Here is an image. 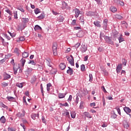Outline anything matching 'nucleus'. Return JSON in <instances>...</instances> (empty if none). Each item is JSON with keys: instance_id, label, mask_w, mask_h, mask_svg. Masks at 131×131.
Returning a JSON list of instances; mask_svg holds the SVG:
<instances>
[{"instance_id": "1", "label": "nucleus", "mask_w": 131, "mask_h": 131, "mask_svg": "<svg viewBox=\"0 0 131 131\" xmlns=\"http://www.w3.org/2000/svg\"><path fill=\"white\" fill-rule=\"evenodd\" d=\"M57 49H58V44L57 43V42H54L52 46V50L54 56H57V55H58Z\"/></svg>"}, {"instance_id": "2", "label": "nucleus", "mask_w": 131, "mask_h": 131, "mask_svg": "<svg viewBox=\"0 0 131 131\" xmlns=\"http://www.w3.org/2000/svg\"><path fill=\"white\" fill-rule=\"evenodd\" d=\"M81 51L82 53H85V52H86V51H88V47L86 46V45H85V43H82Z\"/></svg>"}, {"instance_id": "3", "label": "nucleus", "mask_w": 131, "mask_h": 131, "mask_svg": "<svg viewBox=\"0 0 131 131\" xmlns=\"http://www.w3.org/2000/svg\"><path fill=\"white\" fill-rule=\"evenodd\" d=\"M70 57H68L67 60L72 66H74V59L73 58V56L71 55Z\"/></svg>"}, {"instance_id": "4", "label": "nucleus", "mask_w": 131, "mask_h": 131, "mask_svg": "<svg viewBox=\"0 0 131 131\" xmlns=\"http://www.w3.org/2000/svg\"><path fill=\"white\" fill-rule=\"evenodd\" d=\"M73 11L75 12V17L78 18V16H79V15L80 14V11L79 10V9L75 8L73 10Z\"/></svg>"}, {"instance_id": "5", "label": "nucleus", "mask_w": 131, "mask_h": 131, "mask_svg": "<svg viewBox=\"0 0 131 131\" xmlns=\"http://www.w3.org/2000/svg\"><path fill=\"white\" fill-rule=\"evenodd\" d=\"M103 29L106 30L107 29V26H108V19H105L103 22Z\"/></svg>"}, {"instance_id": "6", "label": "nucleus", "mask_w": 131, "mask_h": 131, "mask_svg": "<svg viewBox=\"0 0 131 131\" xmlns=\"http://www.w3.org/2000/svg\"><path fill=\"white\" fill-rule=\"evenodd\" d=\"M121 69H122V64H119L117 67L116 71L117 73H120L121 71Z\"/></svg>"}, {"instance_id": "7", "label": "nucleus", "mask_w": 131, "mask_h": 131, "mask_svg": "<svg viewBox=\"0 0 131 131\" xmlns=\"http://www.w3.org/2000/svg\"><path fill=\"white\" fill-rule=\"evenodd\" d=\"M94 24L96 26V27H98V28H101V21L99 20H96L94 22Z\"/></svg>"}, {"instance_id": "8", "label": "nucleus", "mask_w": 131, "mask_h": 131, "mask_svg": "<svg viewBox=\"0 0 131 131\" xmlns=\"http://www.w3.org/2000/svg\"><path fill=\"white\" fill-rule=\"evenodd\" d=\"M18 69H20V67L19 66H13L14 74H15V75L17 74V71H18Z\"/></svg>"}, {"instance_id": "9", "label": "nucleus", "mask_w": 131, "mask_h": 131, "mask_svg": "<svg viewBox=\"0 0 131 131\" xmlns=\"http://www.w3.org/2000/svg\"><path fill=\"white\" fill-rule=\"evenodd\" d=\"M25 115V111H23L22 113L19 112L17 114V116H18V117H24Z\"/></svg>"}, {"instance_id": "10", "label": "nucleus", "mask_w": 131, "mask_h": 131, "mask_svg": "<svg viewBox=\"0 0 131 131\" xmlns=\"http://www.w3.org/2000/svg\"><path fill=\"white\" fill-rule=\"evenodd\" d=\"M22 122L23 124L21 123L20 125L23 127L24 129H25V124H27L28 123V122L26 120H23Z\"/></svg>"}, {"instance_id": "11", "label": "nucleus", "mask_w": 131, "mask_h": 131, "mask_svg": "<svg viewBox=\"0 0 131 131\" xmlns=\"http://www.w3.org/2000/svg\"><path fill=\"white\" fill-rule=\"evenodd\" d=\"M124 111L126 113V114H128V113H130V112H131L130 108H129V107H126V106L124 107Z\"/></svg>"}, {"instance_id": "12", "label": "nucleus", "mask_w": 131, "mask_h": 131, "mask_svg": "<svg viewBox=\"0 0 131 131\" xmlns=\"http://www.w3.org/2000/svg\"><path fill=\"white\" fill-rule=\"evenodd\" d=\"M67 72L70 75H72L73 74V70L70 68V67H69V70H67Z\"/></svg>"}, {"instance_id": "13", "label": "nucleus", "mask_w": 131, "mask_h": 131, "mask_svg": "<svg viewBox=\"0 0 131 131\" xmlns=\"http://www.w3.org/2000/svg\"><path fill=\"white\" fill-rule=\"evenodd\" d=\"M7 120H6V118H5V116H3L1 118H0V122L1 123H6V122Z\"/></svg>"}, {"instance_id": "14", "label": "nucleus", "mask_w": 131, "mask_h": 131, "mask_svg": "<svg viewBox=\"0 0 131 131\" xmlns=\"http://www.w3.org/2000/svg\"><path fill=\"white\" fill-rule=\"evenodd\" d=\"M59 67L61 70H64L66 68V65L64 63H61L59 64Z\"/></svg>"}, {"instance_id": "15", "label": "nucleus", "mask_w": 131, "mask_h": 131, "mask_svg": "<svg viewBox=\"0 0 131 131\" xmlns=\"http://www.w3.org/2000/svg\"><path fill=\"white\" fill-rule=\"evenodd\" d=\"M77 37H83V32L80 31L77 34Z\"/></svg>"}, {"instance_id": "16", "label": "nucleus", "mask_w": 131, "mask_h": 131, "mask_svg": "<svg viewBox=\"0 0 131 131\" xmlns=\"http://www.w3.org/2000/svg\"><path fill=\"white\" fill-rule=\"evenodd\" d=\"M123 124L124 128L128 129V127H129V125L128 124V123H127V122H125L123 123Z\"/></svg>"}, {"instance_id": "17", "label": "nucleus", "mask_w": 131, "mask_h": 131, "mask_svg": "<svg viewBox=\"0 0 131 131\" xmlns=\"http://www.w3.org/2000/svg\"><path fill=\"white\" fill-rule=\"evenodd\" d=\"M110 10H111V12H113V13H115V12H116L117 11V9L113 6H112L110 8Z\"/></svg>"}, {"instance_id": "18", "label": "nucleus", "mask_w": 131, "mask_h": 131, "mask_svg": "<svg viewBox=\"0 0 131 131\" xmlns=\"http://www.w3.org/2000/svg\"><path fill=\"white\" fill-rule=\"evenodd\" d=\"M29 56V54H28V53L25 52H24L22 54V56L23 58H28V57Z\"/></svg>"}, {"instance_id": "19", "label": "nucleus", "mask_w": 131, "mask_h": 131, "mask_svg": "<svg viewBox=\"0 0 131 131\" xmlns=\"http://www.w3.org/2000/svg\"><path fill=\"white\" fill-rule=\"evenodd\" d=\"M104 39H108L109 43H110L111 45H113L114 42L113 41H111V40H110V38L109 37L105 36Z\"/></svg>"}, {"instance_id": "20", "label": "nucleus", "mask_w": 131, "mask_h": 131, "mask_svg": "<svg viewBox=\"0 0 131 131\" xmlns=\"http://www.w3.org/2000/svg\"><path fill=\"white\" fill-rule=\"evenodd\" d=\"M115 17L117 19H119V20H122L123 19V17H122V16L119 15V14H116L115 15Z\"/></svg>"}, {"instance_id": "21", "label": "nucleus", "mask_w": 131, "mask_h": 131, "mask_svg": "<svg viewBox=\"0 0 131 131\" xmlns=\"http://www.w3.org/2000/svg\"><path fill=\"white\" fill-rule=\"evenodd\" d=\"M65 96H66V94L59 93L58 95L59 99H63V98L65 97Z\"/></svg>"}, {"instance_id": "22", "label": "nucleus", "mask_w": 131, "mask_h": 131, "mask_svg": "<svg viewBox=\"0 0 131 131\" xmlns=\"http://www.w3.org/2000/svg\"><path fill=\"white\" fill-rule=\"evenodd\" d=\"M11 78V75L8 74H5L4 75V79L6 80L7 79H9Z\"/></svg>"}, {"instance_id": "23", "label": "nucleus", "mask_w": 131, "mask_h": 131, "mask_svg": "<svg viewBox=\"0 0 131 131\" xmlns=\"http://www.w3.org/2000/svg\"><path fill=\"white\" fill-rule=\"evenodd\" d=\"M84 115L86 117H88V118H92V116H91V115H90V113L89 112H84Z\"/></svg>"}, {"instance_id": "24", "label": "nucleus", "mask_w": 131, "mask_h": 131, "mask_svg": "<svg viewBox=\"0 0 131 131\" xmlns=\"http://www.w3.org/2000/svg\"><path fill=\"white\" fill-rule=\"evenodd\" d=\"M117 3L118 5H119L120 6H122V7L124 6V3H123V2L120 1V0H118L117 2Z\"/></svg>"}, {"instance_id": "25", "label": "nucleus", "mask_w": 131, "mask_h": 131, "mask_svg": "<svg viewBox=\"0 0 131 131\" xmlns=\"http://www.w3.org/2000/svg\"><path fill=\"white\" fill-rule=\"evenodd\" d=\"M20 63H21V66L23 67H24V65H25V62H26V60L22 58L20 61Z\"/></svg>"}, {"instance_id": "26", "label": "nucleus", "mask_w": 131, "mask_h": 131, "mask_svg": "<svg viewBox=\"0 0 131 131\" xmlns=\"http://www.w3.org/2000/svg\"><path fill=\"white\" fill-rule=\"evenodd\" d=\"M80 21L82 23V25L84 24V17L83 16H81L79 18Z\"/></svg>"}, {"instance_id": "27", "label": "nucleus", "mask_w": 131, "mask_h": 131, "mask_svg": "<svg viewBox=\"0 0 131 131\" xmlns=\"http://www.w3.org/2000/svg\"><path fill=\"white\" fill-rule=\"evenodd\" d=\"M50 73L51 74H56V73H57V69H52L50 71Z\"/></svg>"}, {"instance_id": "28", "label": "nucleus", "mask_w": 131, "mask_h": 131, "mask_svg": "<svg viewBox=\"0 0 131 131\" xmlns=\"http://www.w3.org/2000/svg\"><path fill=\"white\" fill-rule=\"evenodd\" d=\"M8 32L12 36V37H15V36H16V34L14 33L13 31L11 32L10 31H8Z\"/></svg>"}, {"instance_id": "29", "label": "nucleus", "mask_w": 131, "mask_h": 131, "mask_svg": "<svg viewBox=\"0 0 131 131\" xmlns=\"http://www.w3.org/2000/svg\"><path fill=\"white\" fill-rule=\"evenodd\" d=\"M119 42H122V41H124V38L122 37V35L121 34L120 36L118 38Z\"/></svg>"}, {"instance_id": "30", "label": "nucleus", "mask_w": 131, "mask_h": 131, "mask_svg": "<svg viewBox=\"0 0 131 131\" xmlns=\"http://www.w3.org/2000/svg\"><path fill=\"white\" fill-rule=\"evenodd\" d=\"M38 19L40 20L41 19H44L45 18V13H41L39 16L37 17Z\"/></svg>"}, {"instance_id": "31", "label": "nucleus", "mask_w": 131, "mask_h": 131, "mask_svg": "<svg viewBox=\"0 0 131 131\" xmlns=\"http://www.w3.org/2000/svg\"><path fill=\"white\" fill-rule=\"evenodd\" d=\"M47 90L48 92H50V88H51V86H52V84L51 83H49L48 84H47Z\"/></svg>"}, {"instance_id": "32", "label": "nucleus", "mask_w": 131, "mask_h": 131, "mask_svg": "<svg viewBox=\"0 0 131 131\" xmlns=\"http://www.w3.org/2000/svg\"><path fill=\"white\" fill-rule=\"evenodd\" d=\"M33 70V69H32V68H28L26 71L28 73H31V72H32Z\"/></svg>"}, {"instance_id": "33", "label": "nucleus", "mask_w": 131, "mask_h": 131, "mask_svg": "<svg viewBox=\"0 0 131 131\" xmlns=\"http://www.w3.org/2000/svg\"><path fill=\"white\" fill-rule=\"evenodd\" d=\"M76 116V113H75V112H71V116L72 118H75Z\"/></svg>"}, {"instance_id": "34", "label": "nucleus", "mask_w": 131, "mask_h": 131, "mask_svg": "<svg viewBox=\"0 0 131 131\" xmlns=\"http://www.w3.org/2000/svg\"><path fill=\"white\" fill-rule=\"evenodd\" d=\"M34 29L35 31L36 30H41V27H40L38 25H36L34 27Z\"/></svg>"}, {"instance_id": "35", "label": "nucleus", "mask_w": 131, "mask_h": 131, "mask_svg": "<svg viewBox=\"0 0 131 131\" xmlns=\"http://www.w3.org/2000/svg\"><path fill=\"white\" fill-rule=\"evenodd\" d=\"M14 53L15 54H16V55H17V56H19L20 52H19V49H18L17 48H15L14 49Z\"/></svg>"}, {"instance_id": "36", "label": "nucleus", "mask_w": 131, "mask_h": 131, "mask_svg": "<svg viewBox=\"0 0 131 131\" xmlns=\"http://www.w3.org/2000/svg\"><path fill=\"white\" fill-rule=\"evenodd\" d=\"M34 13L36 14V15H37V14L40 13V10L38 9V8H36L34 10Z\"/></svg>"}, {"instance_id": "37", "label": "nucleus", "mask_w": 131, "mask_h": 131, "mask_svg": "<svg viewBox=\"0 0 131 131\" xmlns=\"http://www.w3.org/2000/svg\"><path fill=\"white\" fill-rule=\"evenodd\" d=\"M36 116H37V115H36V114H32L31 115V118H32V119H33L34 120H35Z\"/></svg>"}, {"instance_id": "38", "label": "nucleus", "mask_w": 131, "mask_h": 131, "mask_svg": "<svg viewBox=\"0 0 131 131\" xmlns=\"http://www.w3.org/2000/svg\"><path fill=\"white\" fill-rule=\"evenodd\" d=\"M16 86H18V88H23V83H16Z\"/></svg>"}, {"instance_id": "39", "label": "nucleus", "mask_w": 131, "mask_h": 131, "mask_svg": "<svg viewBox=\"0 0 131 131\" xmlns=\"http://www.w3.org/2000/svg\"><path fill=\"white\" fill-rule=\"evenodd\" d=\"M81 71H85V66H84V64L81 65Z\"/></svg>"}, {"instance_id": "40", "label": "nucleus", "mask_w": 131, "mask_h": 131, "mask_svg": "<svg viewBox=\"0 0 131 131\" xmlns=\"http://www.w3.org/2000/svg\"><path fill=\"white\" fill-rule=\"evenodd\" d=\"M0 106H1V107H3V108H6V109H8V106L3 103V102H0Z\"/></svg>"}, {"instance_id": "41", "label": "nucleus", "mask_w": 131, "mask_h": 131, "mask_svg": "<svg viewBox=\"0 0 131 131\" xmlns=\"http://www.w3.org/2000/svg\"><path fill=\"white\" fill-rule=\"evenodd\" d=\"M8 85L9 84H8V83H7L6 82H3V83H2V85L4 88H6V86H8Z\"/></svg>"}, {"instance_id": "42", "label": "nucleus", "mask_w": 131, "mask_h": 131, "mask_svg": "<svg viewBox=\"0 0 131 131\" xmlns=\"http://www.w3.org/2000/svg\"><path fill=\"white\" fill-rule=\"evenodd\" d=\"M8 131H16V129L13 127H9L8 128Z\"/></svg>"}, {"instance_id": "43", "label": "nucleus", "mask_w": 131, "mask_h": 131, "mask_svg": "<svg viewBox=\"0 0 131 131\" xmlns=\"http://www.w3.org/2000/svg\"><path fill=\"white\" fill-rule=\"evenodd\" d=\"M40 90H41V93L42 96H44V94H43V87H42V84H40Z\"/></svg>"}, {"instance_id": "44", "label": "nucleus", "mask_w": 131, "mask_h": 131, "mask_svg": "<svg viewBox=\"0 0 131 131\" xmlns=\"http://www.w3.org/2000/svg\"><path fill=\"white\" fill-rule=\"evenodd\" d=\"M89 77H90L89 81H90V82H92V81H93V74H90Z\"/></svg>"}, {"instance_id": "45", "label": "nucleus", "mask_w": 131, "mask_h": 131, "mask_svg": "<svg viewBox=\"0 0 131 131\" xmlns=\"http://www.w3.org/2000/svg\"><path fill=\"white\" fill-rule=\"evenodd\" d=\"M7 99L8 100H9L10 101H13L14 98L13 97L8 96V97H7Z\"/></svg>"}, {"instance_id": "46", "label": "nucleus", "mask_w": 131, "mask_h": 131, "mask_svg": "<svg viewBox=\"0 0 131 131\" xmlns=\"http://www.w3.org/2000/svg\"><path fill=\"white\" fill-rule=\"evenodd\" d=\"M72 100V95H70L69 98L68 99V102H69V103H71Z\"/></svg>"}, {"instance_id": "47", "label": "nucleus", "mask_w": 131, "mask_h": 131, "mask_svg": "<svg viewBox=\"0 0 131 131\" xmlns=\"http://www.w3.org/2000/svg\"><path fill=\"white\" fill-rule=\"evenodd\" d=\"M19 40L20 41H24V40H25V38H24V37L23 36H21V37H20L19 38Z\"/></svg>"}, {"instance_id": "48", "label": "nucleus", "mask_w": 131, "mask_h": 131, "mask_svg": "<svg viewBox=\"0 0 131 131\" xmlns=\"http://www.w3.org/2000/svg\"><path fill=\"white\" fill-rule=\"evenodd\" d=\"M61 106H64V107H69V104H68V103L66 102L64 104H61Z\"/></svg>"}, {"instance_id": "49", "label": "nucleus", "mask_w": 131, "mask_h": 131, "mask_svg": "<svg viewBox=\"0 0 131 131\" xmlns=\"http://www.w3.org/2000/svg\"><path fill=\"white\" fill-rule=\"evenodd\" d=\"M29 64H32V65H35V62L34 60H30Z\"/></svg>"}, {"instance_id": "50", "label": "nucleus", "mask_w": 131, "mask_h": 131, "mask_svg": "<svg viewBox=\"0 0 131 131\" xmlns=\"http://www.w3.org/2000/svg\"><path fill=\"white\" fill-rule=\"evenodd\" d=\"M64 114L66 115V116H67V117H69V118L70 117V115H69V112H66L64 113Z\"/></svg>"}, {"instance_id": "51", "label": "nucleus", "mask_w": 131, "mask_h": 131, "mask_svg": "<svg viewBox=\"0 0 131 131\" xmlns=\"http://www.w3.org/2000/svg\"><path fill=\"white\" fill-rule=\"evenodd\" d=\"M80 46V43H77L75 45V48H76V49H78V48H79Z\"/></svg>"}, {"instance_id": "52", "label": "nucleus", "mask_w": 131, "mask_h": 131, "mask_svg": "<svg viewBox=\"0 0 131 131\" xmlns=\"http://www.w3.org/2000/svg\"><path fill=\"white\" fill-rule=\"evenodd\" d=\"M72 25H76V19L73 20V21L72 22Z\"/></svg>"}, {"instance_id": "53", "label": "nucleus", "mask_w": 131, "mask_h": 131, "mask_svg": "<svg viewBox=\"0 0 131 131\" xmlns=\"http://www.w3.org/2000/svg\"><path fill=\"white\" fill-rule=\"evenodd\" d=\"M64 20V17H60L59 19V22H63Z\"/></svg>"}, {"instance_id": "54", "label": "nucleus", "mask_w": 131, "mask_h": 131, "mask_svg": "<svg viewBox=\"0 0 131 131\" xmlns=\"http://www.w3.org/2000/svg\"><path fill=\"white\" fill-rule=\"evenodd\" d=\"M102 102H103V106H105L106 105V102L105 101V98L104 97L102 98Z\"/></svg>"}, {"instance_id": "55", "label": "nucleus", "mask_w": 131, "mask_h": 131, "mask_svg": "<svg viewBox=\"0 0 131 131\" xmlns=\"http://www.w3.org/2000/svg\"><path fill=\"white\" fill-rule=\"evenodd\" d=\"M101 89L103 91L104 93H107V91H106V89H105V87L104 86H102L101 87Z\"/></svg>"}, {"instance_id": "56", "label": "nucleus", "mask_w": 131, "mask_h": 131, "mask_svg": "<svg viewBox=\"0 0 131 131\" xmlns=\"http://www.w3.org/2000/svg\"><path fill=\"white\" fill-rule=\"evenodd\" d=\"M5 12H6V13H8V14H9V15H11V10H10L9 9L6 10Z\"/></svg>"}, {"instance_id": "57", "label": "nucleus", "mask_w": 131, "mask_h": 131, "mask_svg": "<svg viewBox=\"0 0 131 131\" xmlns=\"http://www.w3.org/2000/svg\"><path fill=\"white\" fill-rule=\"evenodd\" d=\"M11 64H12L13 66H15V60H14V59H12L11 61Z\"/></svg>"}, {"instance_id": "58", "label": "nucleus", "mask_w": 131, "mask_h": 131, "mask_svg": "<svg viewBox=\"0 0 131 131\" xmlns=\"http://www.w3.org/2000/svg\"><path fill=\"white\" fill-rule=\"evenodd\" d=\"M90 106L91 107H95V106H96V103L93 102V103H90Z\"/></svg>"}, {"instance_id": "59", "label": "nucleus", "mask_w": 131, "mask_h": 131, "mask_svg": "<svg viewBox=\"0 0 131 131\" xmlns=\"http://www.w3.org/2000/svg\"><path fill=\"white\" fill-rule=\"evenodd\" d=\"M117 111L118 113L119 114V115H121V113L120 112V109L117 108Z\"/></svg>"}, {"instance_id": "60", "label": "nucleus", "mask_w": 131, "mask_h": 131, "mask_svg": "<svg viewBox=\"0 0 131 131\" xmlns=\"http://www.w3.org/2000/svg\"><path fill=\"white\" fill-rule=\"evenodd\" d=\"M23 19L25 21V22H26V23H27V22H28V21H29L28 18H23Z\"/></svg>"}, {"instance_id": "61", "label": "nucleus", "mask_w": 131, "mask_h": 131, "mask_svg": "<svg viewBox=\"0 0 131 131\" xmlns=\"http://www.w3.org/2000/svg\"><path fill=\"white\" fill-rule=\"evenodd\" d=\"M89 58V56H86L84 57V61L86 62V61H88V59Z\"/></svg>"}, {"instance_id": "62", "label": "nucleus", "mask_w": 131, "mask_h": 131, "mask_svg": "<svg viewBox=\"0 0 131 131\" xmlns=\"http://www.w3.org/2000/svg\"><path fill=\"white\" fill-rule=\"evenodd\" d=\"M79 100V98H78V97L77 96V97L76 98V104H78Z\"/></svg>"}, {"instance_id": "63", "label": "nucleus", "mask_w": 131, "mask_h": 131, "mask_svg": "<svg viewBox=\"0 0 131 131\" xmlns=\"http://www.w3.org/2000/svg\"><path fill=\"white\" fill-rule=\"evenodd\" d=\"M23 100L24 102L25 103L26 105H27V102H26V98H25V97H24Z\"/></svg>"}, {"instance_id": "64", "label": "nucleus", "mask_w": 131, "mask_h": 131, "mask_svg": "<svg viewBox=\"0 0 131 131\" xmlns=\"http://www.w3.org/2000/svg\"><path fill=\"white\" fill-rule=\"evenodd\" d=\"M107 125H108V124H103L102 125V127H107Z\"/></svg>"}]
</instances>
